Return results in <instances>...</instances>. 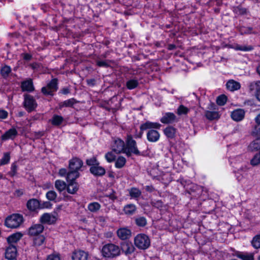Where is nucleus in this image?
<instances>
[{"mask_svg":"<svg viewBox=\"0 0 260 260\" xmlns=\"http://www.w3.org/2000/svg\"><path fill=\"white\" fill-rule=\"evenodd\" d=\"M44 229V227L42 224H35L29 228L28 234L31 237L39 236L43 232Z\"/></svg>","mask_w":260,"mask_h":260,"instance_id":"10","label":"nucleus"},{"mask_svg":"<svg viewBox=\"0 0 260 260\" xmlns=\"http://www.w3.org/2000/svg\"><path fill=\"white\" fill-rule=\"evenodd\" d=\"M116 156L112 151L108 152L105 154V158L108 162H112L115 159Z\"/></svg>","mask_w":260,"mask_h":260,"instance_id":"44","label":"nucleus"},{"mask_svg":"<svg viewBox=\"0 0 260 260\" xmlns=\"http://www.w3.org/2000/svg\"><path fill=\"white\" fill-rule=\"evenodd\" d=\"M46 197L48 200L54 201L56 199L57 194L55 191L50 190L46 193Z\"/></svg>","mask_w":260,"mask_h":260,"instance_id":"43","label":"nucleus"},{"mask_svg":"<svg viewBox=\"0 0 260 260\" xmlns=\"http://www.w3.org/2000/svg\"><path fill=\"white\" fill-rule=\"evenodd\" d=\"M132 153L139 155L140 152L137 148L136 142L131 135H128L126 140L125 154L126 156H130Z\"/></svg>","mask_w":260,"mask_h":260,"instance_id":"5","label":"nucleus"},{"mask_svg":"<svg viewBox=\"0 0 260 260\" xmlns=\"http://www.w3.org/2000/svg\"><path fill=\"white\" fill-rule=\"evenodd\" d=\"M134 244L138 249L145 250L150 246V240L146 235L139 234L135 237Z\"/></svg>","mask_w":260,"mask_h":260,"instance_id":"4","label":"nucleus"},{"mask_svg":"<svg viewBox=\"0 0 260 260\" xmlns=\"http://www.w3.org/2000/svg\"><path fill=\"white\" fill-rule=\"evenodd\" d=\"M24 104L25 108L28 111L34 110L37 105L33 98L30 95L25 96Z\"/></svg>","mask_w":260,"mask_h":260,"instance_id":"15","label":"nucleus"},{"mask_svg":"<svg viewBox=\"0 0 260 260\" xmlns=\"http://www.w3.org/2000/svg\"><path fill=\"white\" fill-rule=\"evenodd\" d=\"M46 260H60V256L58 253H54L51 254H49Z\"/></svg>","mask_w":260,"mask_h":260,"instance_id":"53","label":"nucleus"},{"mask_svg":"<svg viewBox=\"0 0 260 260\" xmlns=\"http://www.w3.org/2000/svg\"><path fill=\"white\" fill-rule=\"evenodd\" d=\"M245 112L243 110L239 109L234 110L231 113L232 118L236 121L242 120L244 117Z\"/></svg>","mask_w":260,"mask_h":260,"instance_id":"17","label":"nucleus"},{"mask_svg":"<svg viewBox=\"0 0 260 260\" xmlns=\"http://www.w3.org/2000/svg\"><path fill=\"white\" fill-rule=\"evenodd\" d=\"M111 149L117 154L125 153V144L120 139H115L111 145Z\"/></svg>","mask_w":260,"mask_h":260,"instance_id":"8","label":"nucleus"},{"mask_svg":"<svg viewBox=\"0 0 260 260\" xmlns=\"http://www.w3.org/2000/svg\"><path fill=\"white\" fill-rule=\"evenodd\" d=\"M97 223L103 226L106 222V217L104 216H99L95 218Z\"/></svg>","mask_w":260,"mask_h":260,"instance_id":"50","label":"nucleus"},{"mask_svg":"<svg viewBox=\"0 0 260 260\" xmlns=\"http://www.w3.org/2000/svg\"><path fill=\"white\" fill-rule=\"evenodd\" d=\"M102 255L108 259H112L119 256L121 254L120 247L113 243H107L102 248Z\"/></svg>","mask_w":260,"mask_h":260,"instance_id":"2","label":"nucleus"},{"mask_svg":"<svg viewBox=\"0 0 260 260\" xmlns=\"http://www.w3.org/2000/svg\"><path fill=\"white\" fill-rule=\"evenodd\" d=\"M239 257L243 260H253V256L251 254H241Z\"/></svg>","mask_w":260,"mask_h":260,"instance_id":"54","label":"nucleus"},{"mask_svg":"<svg viewBox=\"0 0 260 260\" xmlns=\"http://www.w3.org/2000/svg\"><path fill=\"white\" fill-rule=\"evenodd\" d=\"M97 65L99 67H107L108 63L105 61H98L96 62Z\"/></svg>","mask_w":260,"mask_h":260,"instance_id":"60","label":"nucleus"},{"mask_svg":"<svg viewBox=\"0 0 260 260\" xmlns=\"http://www.w3.org/2000/svg\"><path fill=\"white\" fill-rule=\"evenodd\" d=\"M75 103V100L74 99H69L64 101L63 102L60 103L59 105V108H61L63 107H71Z\"/></svg>","mask_w":260,"mask_h":260,"instance_id":"42","label":"nucleus"},{"mask_svg":"<svg viewBox=\"0 0 260 260\" xmlns=\"http://www.w3.org/2000/svg\"><path fill=\"white\" fill-rule=\"evenodd\" d=\"M69 92V90L68 89H63L62 90V93L66 94H68Z\"/></svg>","mask_w":260,"mask_h":260,"instance_id":"62","label":"nucleus"},{"mask_svg":"<svg viewBox=\"0 0 260 260\" xmlns=\"http://www.w3.org/2000/svg\"><path fill=\"white\" fill-rule=\"evenodd\" d=\"M160 126L161 125L159 123L147 121L141 125V132L139 135H136L135 138H141L143 131L149 129L147 133V139L150 142H156L159 139L160 134L157 131L153 129V128L159 129Z\"/></svg>","mask_w":260,"mask_h":260,"instance_id":"1","label":"nucleus"},{"mask_svg":"<svg viewBox=\"0 0 260 260\" xmlns=\"http://www.w3.org/2000/svg\"><path fill=\"white\" fill-rule=\"evenodd\" d=\"M129 193L132 198L137 199L141 194V191L137 188L133 187L129 190Z\"/></svg>","mask_w":260,"mask_h":260,"instance_id":"36","label":"nucleus"},{"mask_svg":"<svg viewBox=\"0 0 260 260\" xmlns=\"http://www.w3.org/2000/svg\"><path fill=\"white\" fill-rule=\"evenodd\" d=\"M17 135V132L15 128H11L7 131L2 136V140L6 141L9 139H13Z\"/></svg>","mask_w":260,"mask_h":260,"instance_id":"21","label":"nucleus"},{"mask_svg":"<svg viewBox=\"0 0 260 260\" xmlns=\"http://www.w3.org/2000/svg\"><path fill=\"white\" fill-rule=\"evenodd\" d=\"M22 56L23 58L26 61H29L31 58V55L28 53H24Z\"/></svg>","mask_w":260,"mask_h":260,"instance_id":"59","label":"nucleus"},{"mask_svg":"<svg viewBox=\"0 0 260 260\" xmlns=\"http://www.w3.org/2000/svg\"><path fill=\"white\" fill-rule=\"evenodd\" d=\"M136 210V207L134 204L126 205L123 208V212L126 215H132Z\"/></svg>","mask_w":260,"mask_h":260,"instance_id":"29","label":"nucleus"},{"mask_svg":"<svg viewBox=\"0 0 260 260\" xmlns=\"http://www.w3.org/2000/svg\"><path fill=\"white\" fill-rule=\"evenodd\" d=\"M255 95L256 96V98L257 99V100L260 101V91L259 92L257 93Z\"/></svg>","mask_w":260,"mask_h":260,"instance_id":"63","label":"nucleus"},{"mask_svg":"<svg viewBox=\"0 0 260 260\" xmlns=\"http://www.w3.org/2000/svg\"><path fill=\"white\" fill-rule=\"evenodd\" d=\"M164 132L168 138L173 139L175 136L176 129L172 126H168L164 130Z\"/></svg>","mask_w":260,"mask_h":260,"instance_id":"28","label":"nucleus"},{"mask_svg":"<svg viewBox=\"0 0 260 260\" xmlns=\"http://www.w3.org/2000/svg\"><path fill=\"white\" fill-rule=\"evenodd\" d=\"M87 208L91 212H96L101 208V205L98 202H92L88 205Z\"/></svg>","mask_w":260,"mask_h":260,"instance_id":"34","label":"nucleus"},{"mask_svg":"<svg viewBox=\"0 0 260 260\" xmlns=\"http://www.w3.org/2000/svg\"><path fill=\"white\" fill-rule=\"evenodd\" d=\"M72 260H88V253L85 251L77 250L72 254Z\"/></svg>","mask_w":260,"mask_h":260,"instance_id":"12","label":"nucleus"},{"mask_svg":"<svg viewBox=\"0 0 260 260\" xmlns=\"http://www.w3.org/2000/svg\"><path fill=\"white\" fill-rule=\"evenodd\" d=\"M90 173L94 176H102L105 175L106 173L105 169L99 165L95 166H92L90 168Z\"/></svg>","mask_w":260,"mask_h":260,"instance_id":"16","label":"nucleus"},{"mask_svg":"<svg viewBox=\"0 0 260 260\" xmlns=\"http://www.w3.org/2000/svg\"><path fill=\"white\" fill-rule=\"evenodd\" d=\"M22 237L23 234L21 232H16L7 238V242L10 245H13L18 242Z\"/></svg>","mask_w":260,"mask_h":260,"instance_id":"19","label":"nucleus"},{"mask_svg":"<svg viewBox=\"0 0 260 260\" xmlns=\"http://www.w3.org/2000/svg\"><path fill=\"white\" fill-rule=\"evenodd\" d=\"M252 244L255 248H260V235H256L253 238Z\"/></svg>","mask_w":260,"mask_h":260,"instance_id":"47","label":"nucleus"},{"mask_svg":"<svg viewBox=\"0 0 260 260\" xmlns=\"http://www.w3.org/2000/svg\"><path fill=\"white\" fill-rule=\"evenodd\" d=\"M52 207V204L49 202H45L40 207L41 208H50Z\"/></svg>","mask_w":260,"mask_h":260,"instance_id":"57","label":"nucleus"},{"mask_svg":"<svg viewBox=\"0 0 260 260\" xmlns=\"http://www.w3.org/2000/svg\"><path fill=\"white\" fill-rule=\"evenodd\" d=\"M34 238V244L36 246H40L42 245L45 240L44 236L43 235H39L35 236Z\"/></svg>","mask_w":260,"mask_h":260,"instance_id":"35","label":"nucleus"},{"mask_svg":"<svg viewBox=\"0 0 260 260\" xmlns=\"http://www.w3.org/2000/svg\"><path fill=\"white\" fill-rule=\"evenodd\" d=\"M57 80L56 79H52L46 87L42 88V92L46 95H52V93L57 89Z\"/></svg>","mask_w":260,"mask_h":260,"instance_id":"9","label":"nucleus"},{"mask_svg":"<svg viewBox=\"0 0 260 260\" xmlns=\"http://www.w3.org/2000/svg\"><path fill=\"white\" fill-rule=\"evenodd\" d=\"M257 72L258 74L260 75V64L257 67Z\"/></svg>","mask_w":260,"mask_h":260,"instance_id":"64","label":"nucleus"},{"mask_svg":"<svg viewBox=\"0 0 260 260\" xmlns=\"http://www.w3.org/2000/svg\"><path fill=\"white\" fill-rule=\"evenodd\" d=\"M189 111V109L181 105L177 109V114L179 115L187 114Z\"/></svg>","mask_w":260,"mask_h":260,"instance_id":"41","label":"nucleus"},{"mask_svg":"<svg viewBox=\"0 0 260 260\" xmlns=\"http://www.w3.org/2000/svg\"><path fill=\"white\" fill-rule=\"evenodd\" d=\"M227 101V98L224 95H219L216 100L217 104L218 105L222 106L224 105Z\"/></svg>","mask_w":260,"mask_h":260,"instance_id":"48","label":"nucleus"},{"mask_svg":"<svg viewBox=\"0 0 260 260\" xmlns=\"http://www.w3.org/2000/svg\"><path fill=\"white\" fill-rule=\"evenodd\" d=\"M8 112L4 110H0V118L6 119L8 117Z\"/></svg>","mask_w":260,"mask_h":260,"instance_id":"56","label":"nucleus"},{"mask_svg":"<svg viewBox=\"0 0 260 260\" xmlns=\"http://www.w3.org/2000/svg\"><path fill=\"white\" fill-rule=\"evenodd\" d=\"M80 176L79 172L70 170L67 174L66 179L67 182L75 181Z\"/></svg>","mask_w":260,"mask_h":260,"instance_id":"27","label":"nucleus"},{"mask_svg":"<svg viewBox=\"0 0 260 260\" xmlns=\"http://www.w3.org/2000/svg\"><path fill=\"white\" fill-rule=\"evenodd\" d=\"M17 255L16 247L14 245H10L6 250L5 257L8 260L15 259Z\"/></svg>","mask_w":260,"mask_h":260,"instance_id":"13","label":"nucleus"},{"mask_svg":"<svg viewBox=\"0 0 260 260\" xmlns=\"http://www.w3.org/2000/svg\"><path fill=\"white\" fill-rule=\"evenodd\" d=\"M67 170L65 169H60L59 170L58 174L61 177H64L67 175Z\"/></svg>","mask_w":260,"mask_h":260,"instance_id":"58","label":"nucleus"},{"mask_svg":"<svg viewBox=\"0 0 260 260\" xmlns=\"http://www.w3.org/2000/svg\"><path fill=\"white\" fill-rule=\"evenodd\" d=\"M64 119L61 116L54 115L51 119V123L54 126L60 125L63 121Z\"/></svg>","mask_w":260,"mask_h":260,"instance_id":"30","label":"nucleus"},{"mask_svg":"<svg viewBox=\"0 0 260 260\" xmlns=\"http://www.w3.org/2000/svg\"><path fill=\"white\" fill-rule=\"evenodd\" d=\"M246 171H243L242 170H240L239 172H238L237 170L235 169L234 170V172L235 174V176L238 181L241 180L243 177L244 174L246 172Z\"/></svg>","mask_w":260,"mask_h":260,"instance_id":"51","label":"nucleus"},{"mask_svg":"<svg viewBox=\"0 0 260 260\" xmlns=\"http://www.w3.org/2000/svg\"><path fill=\"white\" fill-rule=\"evenodd\" d=\"M252 135L258 137L250 144L249 148L252 151L259 150L260 149V135H255L253 134Z\"/></svg>","mask_w":260,"mask_h":260,"instance_id":"26","label":"nucleus"},{"mask_svg":"<svg viewBox=\"0 0 260 260\" xmlns=\"http://www.w3.org/2000/svg\"><path fill=\"white\" fill-rule=\"evenodd\" d=\"M61 206L56 208L52 213H44L40 218V221L42 223L51 224L55 222L57 218V211L61 209Z\"/></svg>","mask_w":260,"mask_h":260,"instance_id":"6","label":"nucleus"},{"mask_svg":"<svg viewBox=\"0 0 260 260\" xmlns=\"http://www.w3.org/2000/svg\"><path fill=\"white\" fill-rule=\"evenodd\" d=\"M235 49L236 50H241V51H247L251 50L252 49V47H245V46H240V45H237L236 46V47L235 48Z\"/></svg>","mask_w":260,"mask_h":260,"instance_id":"55","label":"nucleus"},{"mask_svg":"<svg viewBox=\"0 0 260 260\" xmlns=\"http://www.w3.org/2000/svg\"><path fill=\"white\" fill-rule=\"evenodd\" d=\"M121 251H122L125 254H131L134 251V247L131 243L124 242L121 245Z\"/></svg>","mask_w":260,"mask_h":260,"instance_id":"23","label":"nucleus"},{"mask_svg":"<svg viewBox=\"0 0 260 260\" xmlns=\"http://www.w3.org/2000/svg\"><path fill=\"white\" fill-rule=\"evenodd\" d=\"M249 88L250 91L254 94L260 92V81L250 83L249 85Z\"/></svg>","mask_w":260,"mask_h":260,"instance_id":"25","label":"nucleus"},{"mask_svg":"<svg viewBox=\"0 0 260 260\" xmlns=\"http://www.w3.org/2000/svg\"><path fill=\"white\" fill-rule=\"evenodd\" d=\"M229 161L232 167L237 169L238 172L240 170L243 171L247 170L246 165L242 164L243 158L241 155L231 156Z\"/></svg>","mask_w":260,"mask_h":260,"instance_id":"7","label":"nucleus"},{"mask_svg":"<svg viewBox=\"0 0 260 260\" xmlns=\"http://www.w3.org/2000/svg\"><path fill=\"white\" fill-rule=\"evenodd\" d=\"M82 166V161L77 158L72 159L69 162V169L71 170L79 172V171L81 170Z\"/></svg>","mask_w":260,"mask_h":260,"instance_id":"14","label":"nucleus"},{"mask_svg":"<svg viewBox=\"0 0 260 260\" xmlns=\"http://www.w3.org/2000/svg\"><path fill=\"white\" fill-rule=\"evenodd\" d=\"M255 120L257 125L255 126L252 134H255V135H260V113L255 118Z\"/></svg>","mask_w":260,"mask_h":260,"instance_id":"37","label":"nucleus"},{"mask_svg":"<svg viewBox=\"0 0 260 260\" xmlns=\"http://www.w3.org/2000/svg\"><path fill=\"white\" fill-rule=\"evenodd\" d=\"M136 224L140 226H144L147 223L146 219L143 217H140L136 219Z\"/></svg>","mask_w":260,"mask_h":260,"instance_id":"49","label":"nucleus"},{"mask_svg":"<svg viewBox=\"0 0 260 260\" xmlns=\"http://www.w3.org/2000/svg\"><path fill=\"white\" fill-rule=\"evenodd\" d=\"M63 200L66 201H73V198L71 196L67 195V194H64L63 196Z\"/></svg>","mask_w":260,"mask_h":260,"instance_id":"61","label":"nucleus"},{"mask_svg":"<svg viewBox=\"0 0 260 260\" xmlns=\"http://www.w3.org/2000/svg\"><path fill=\"white\" fill-rule=\"evenodd\" d=\"M176 116L173 113H166L160 119V121L163 123H173L175 121Z\"/></svg>","mask_w":260,"mask_h":260,"instance_id":"20","label":"nucleus"},{"mask_svg":"<svg viewBox=\"0 0 260 260\" xmlns=\"http://www.w3.org/2000/svg\"><path fill=\"white\" fill-rule=\"evenodd\" d=\"M116 233L118 237L122 240L128 239L132 236L131 230L127 227H123L118 229Z\"/></svg>","mask_w":260,"mask_h":260,"instance_id":"11","label":"nucleus"},{"mask_svg":"<svg viewBox=\"0 0 260 260\" xmlns=\"http://www.w3.org/2000/svg\"><path fill=\"white\" fill-rule=\"evenodd\" d=\"M40 207V204L37 199L29 200L27 203V208L32 211H34L39 209Z\"/></svg>","mask_w":260,"mask_h":260,"instance_id":"22","label":"nucleus"},{"mask_svg":"<svg viewBox=\"0 0 260 260\" xmlns=\"http://www.w3.org/2000/svg\"><path fill=\"white\" fill-rule=\"evenodd\" d=\"M10 159V154L9 152H6L4 154L3 156L0 159V166L8 164Z\"/></svg>","mask_w":260,"mask_h":260,"instance_id":"39","label":"nucleus"},{"mask_svg":"<svg viewBox=\"0 0 260 260\" xmlns=\"http://www.w3.org/2000/svg\"><path fill=\"white\" fill-rule=\"evenodd\" d=\"M10 72H11V69L8 66L4 67L2 68V69L1 70L2 75L4 77L8 76V75L10 73Z\"/></svg>","mask_w":260,"mask_h":260,"instance_id":"52","label":"nucleus"},{"mask_svg":"<svg viewBox=\"0 0 260 260\" xmlns=\"http://www.w3.org/2000/svg\"><path fill=\"white\" fill-rule=\"evenodd\" d=\"M126 161L125 157L120 156L115 160V167L118 169L122 168L125 166Z\"/></svg>","mask_w":260,"mask_h":260,"instance_id":"31","label":"nucleus"},{"mask_svg":"<svg viewBox=\"0 0 260 260\" xmlns=\"http://www.w3.org/2000/svg\"><path fill=\"white\" fill-rule=\"evenodd\" d=\"M22 215L19 214H13L8 216L5 220V225L11 229L18 228L23 222Z\"/></svg>","mask_w":260,"mask_h":260,"instance_id":"3","label":"nucleus"},{"mask_svg":"<svg viewBox=\"0 0 260 260\" xmlns=\"http://www.w3.org/2000/svg\"><path fill=\"white\" fill-rule=\"evenodd\" d=\"M21 88L23 90L31 91L33 90L32 82L31 80L24 81L22 83Z\"/></svg>","mask_w":260,"mask_h":260,"instance_id":"32","label":"nucleus"},{"mask_svg":"<svg viewBox=\"0 0 260 260\" xmlns=\"http://www.w3.org/2000/svg\"><path fill=\"white\" fill-rule=\"evenodd\" d=\"M250 164L252 166H256L260 164V152L256 153L251 159Z\"/></svg>","mask_w":260,"mask_h":260,"instance_id":"46","label":"nucleus"},{"mask_svg":"<svg viewBox=\"0 0 260 260\" xmlns=\"http://www.w3.org/2000/svg\"><path fill=\"white\" fill-rule=\"evenodd\" d=\"M241 85L239 82L233 80H229L226 83L227 88L231 91L237 90L240 88Z\"/></svg>","mask_w":260,"mask_h":260,"instance_id":"24","label":"nucleus"},{"mask_svg":"<svg viewBox=\"0 0 260 260\" xmlns=\"http://www.w3.org/2000/svg\"><path fill=\"white\" fill-rule=\"evenodd\" d=\"M66 189L70 194H75L79 189V185L76 181L67 182Z\"/></svg>","mask_w":260,"mask_h":260,"instance_id":"18","label":"nucleus"},{"mask_svg":"<svg viewBox=\"0 0 260 260\" xmlns=\"http://www.w3.org/2000/svg\"><path fill=\"white\" fill-rule=\"evenodd\" d=\"M56 189L60 192L64 190L67 187V184L63 181L57 180L55 182Z\"/></svg>","mask_w":260,"mask_h":260,"instance_id":"33","label":"nucleus"},{"mask_svg":"<svg viewBox=\"0 0 260 260\" xmlns=\"http://www.w3.org/2000/svg\"><path fill=\"white\" fill-rule=\"evenodd\" d=\"M86 164L88 166L92 167V166H95L97 165H99L100 162L95 157H92L86 160Z\"/></svg>","mask_w":260,"mask_h":260,"instance_id":"45","label":"nucleus"},{"mask_svg":"<svg viewBox=\"0 0 260 260\" xmlns=\"http://www.w3.org/2000/svg\"><path fill=\"white\" fill-rule=\"evenodd\" d=\"M138 85V81L135 79H131L127 81L126 87L128 89L135 88Z\"/></svg>","mask_w":260,"mask_h":260,"instance_id":"40","label":"nucleus"},{"mask_svg":"<svg viewBox=\"0 0 260 260\" xmlns=\"http://www.w3.org/2000/svg\"><path fill=\"white\" fill-rule=\"evenodd\" d=\"M206 116L209 120H214L218 119L219 115L218 112L216 111H207Z\"/></svg>","mask_w":260,"mask_h":260,"instance_id":"38","label":"nucleus"}]
</instances>
